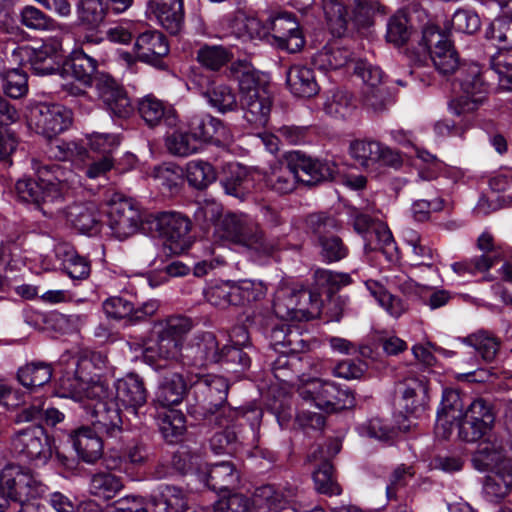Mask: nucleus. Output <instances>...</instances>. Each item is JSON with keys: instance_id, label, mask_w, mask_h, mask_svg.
<instances>
[{"instance_id": "1", "label": "nucleus", "mask_w": 512, "mask_h": 512, "mask_svg": "<svg viewBox=\"0 0 512 512\" xmlns=\"http://www.w3.org/2000/svg\"><path fill=\"white\" fill-rule=\"evenodd\" d=\"M37 179L22 178L15 184L18 198L32 204L50 219L66 220L82 233L92 232L98 225L99 214L94 203H74L64 206L72 190L80 184L79 176L70 168L57 163L32 160Z\"/></svg>"}, {"instance_id": "2", "label": "nucleus", "mask_w": 512, "mask_h": 512, "mask_svg": "<svg viewBox=\"0 0 512 512\" xmlns=\"http://www.w3.org/2000/svg\"><path fill=\"white\" fill-rule=\"evenodd\" d=\"M104 360L100 354L80 358L76 363L73 378L64 376L60 386L63 396L83 402L87 414L91 416L94 429L109 437H116L122 431L123 420L117 405L113 401H105L108 386L101 377L100 371Z\"/></svg>"}, {"instance_id": "3", "label": "nucleus", "mask_w": 512, "mask_h": 512, "mask_svg": "<svg viewBox=\"0 0 512 512\" xmlns=\"http://www.w3.org/2000/svg\"><path fill=\"white\" fill-rule=\"evenodd\" d=\"M64 70L82 86L90 87L95 80L99 98L109 113L118 118H128L133 106L124 88L108 74H96L97 61L84 51H74Z\"/></svg>"}, {"instance_id": "4", "label": "nucleus", "mask_w": 512, "mask_h": 512, "mask_svg": "<svg viewBox=\"0 0 512 512\" xmlns=\"http://www.w3.org/2000/svg\"><path fill=\"white\" fill-rule=\"evenodd\" d=\"M188 381L195 400V403L189 406V413L220 424L221 418L227 422L235 421L240 412L227 403L229 384L224 377L191 373Z\"/></svg>"}, {"instance_id": "5", "label": "nucleus", "mask_w": 512, "mask_h": 512, "mask_svg": "<svg viewBox=\"0 0 512 512\" xmlns=\"http://www.w3.org/2000/svg\"><path fill=\"white\" fill-rule=\"evenodd\" d=\"M231 74L238 81L244 119L254 128L265 127L272 107L267 84L259 72L246 62L233 63Z\"/></svg>"}, {"instance_id": "6", "label": "nucleus", "mask_w": 512, "mask_h": 512, "mask_svg": "<svg viewBox=\"0 0 512 512\" xmlns=\"http://www.w3.org/2000/svg\"><path fill=\"white\" fill-rule=\"evenodd\" d=\"M222 237L243 245L260 256H271L277 249V243L264 237L258 224L247 214L227 213L219 223Z\"/></svg>"}, {"instance_id": "7", "label": "nucleus", "mask_w": 512, "mask_h": 512, "mask_svg": "<svg viewBox=\"0 0 512 512\" xmlns=\"http://www.w3.org/2000/svg\"><path fill=\"white\" fill-rule=\"evenodd\" d=\"M0 489L11 501H36L48 492L39 474L18 465H7L0 473Z\"/></svg>"}, {"instance_id": "8", "label": "nucleus", "mask_w": 512, "mask_h": 512, "mask_svg": "<svg viewBox=\"0 0 512 512\" xmlns=\"http://www.w3.org/2000/svg\"><path fill=\"white\" fill-rule=\"evenodd\" d=\"M152 224L163 241V250L166 255H180L191 246L192 224L189 218L182 213L174 211L158 213Z\"/></svg>"}, {"instance_id": "9", "label": "nucleus", "mask_w": 512, "mask_h": 512, "mask_svg": "<svg viewBox=\"0 0 512 512\" xmlns=\"http://www.w3.org/2000/svg\"><path fill=\"white\" fill-rule=\"evenodd\" d=\"M306 223L318 238L320 255L324 262L334 263L348 256L349 249L342 239L336 235H330L331 232L340 228L336 218L326 213H313L308 215Z\"/></svg>"}, {"instance_id": "10", "label": "nucleus", "mask_w": 512, "mask_h": 512, "mask_svg": "<svg viewBox=\"0 0 512 512\" xmlns=\"http://www.w3.org/2000/svg\"><path fill=\"white\" fill-rule=\"evenodd\" d=\"M459 82L463 94L450 101L449 110L456 116H465L475 112L483 103L488 84L482 79V72L477 64H470L462 69Z\"/></svg>"}, {"instance_id": "11", "label": "nucleus", "mask_w": 512, "mask_h": 512, "mask_svg": "<svg viewBox=\"0 0 512 512\" xmlns=\"http://www.w3.org/2000/svg\"><path fill=\"white\" fill-rule=\"evenodd\" d=\"M11 445L15 453L35 466L47 464L52 456L51 439L40 425L17 431Z\"/></svg>"}, {"instance_id": "12", "label": "nucleus", "mask_w": 512, "mask_h": 512, "mask_svg": "<svg viewBox=\"0 0 512 512\" xmlns=\"http://www.w3.org/2000/svg\"><path fill=\"white\" fill-rule=\"evenodd\" d=\"M30 128L47 139L66 131L72 124V112L61 104L39 103L31 108Z\"/></svg>"}, {"instance_id": "13", "label": "nucleus", "mask_w": 512, "mask_h": 512, "mask_svg": "<svg viewBox=\"0 0 512 512\" xmlns=\"http://www.w3.org/2000/svg\"><path fill=\"white\" fill-rule=\"evenodd\" d=\"M59 47L58 42H45L39 48L22 45L13 50L12 58L21 65H29L36 75H51L60 70Z\"/></svg>"}, {"instance_id": "14", "label": "nucleus", "mask_w": 512, "mask_h": 512, "mask_svg": "<svg viewBox=\"0 0 512 512\" xmlns=\"http://www.w3.org/2000/svg\"><path fill=\"white\" fill-rule=\"evenodd\" d=\"M312 293L304 288L295 289L288 286L280 287L273 300L275 314L285 320H309L315 316Z\"/></svg>"}, {"instance_id": "15", "label": "nucleus", "mask_w": 512, "mask_h": 512, "mask_svg": "<svg viewBox=\"0 0 512 512\" xmlns=\"http://www.w3.org/2000/svg\"><path fill=\"white\" fill-rule=\"evenodd\" d=\"M422 44L428 50L435 68L441 74H451L459 66V59L448 36L435 25H427L422 32Z\"/></svg>"}, {"instance_id": "16", "label": "nucleus", "mask_w": 512, "mask_h": 512, "mask_svg": "<svg viewBox=\"0 0 512 512\" xmlns=\"http://www.w3.org/2000/svg\"><path fill=\"white\" fill-rule=\"evenodd\" d=\"M486 448L479 451V455L486 465L495 462L492 471L486 476L483 491L485 496L493 502L505 498L512 491V460L500 459L497 453L485 454Z\"/></svg>"}, {"instance_id": "17", "label": "nucleus", "mask_w": 512, "mask_h": 512, "mask_svg": "<svg viewBox=\"0 0 512 512\" xmlns=\"http://www.w3.org/2000/svg\"><path fill=\"white\" fill-rule=\"evenodd\" d=\"M222 361L219 343L211 332L195 335L183 349V367L202 368Z\"/></svg>"}, {"instance_id": "18", "label": "nucleus", "mask_w": 512, "mask_h": 512, "mask_svg": "<svg viewBox=\"0 0 512 512\" xmlns=\"http://www.w3.org/2000/svg\"><path fill=\"white\" fill-rule=\"evenodd\" d=\"M114 387L116 391L115 399H109L107 395L104 400L113 401L117 405L118 412H120V406H122L127 413L137 417L139 409L147 402V390L143 379L137 374L129 373L118 379ZM120 417L122 418V416Z\"/></svg>"}, {"instance_id": "19", "label": "nucleus", "mask_w": 512, "mask_h": 512, "mask_svg": "<svg viewBox=\"0 0 512 512\" xmlns=\"http://www.w3.org/2000/svg\"><path fill=\"white\" fill-rule=\"evenodd\" d=\"M268 36L277 46L290 53L298 52L305 44L304 37L294 15L284 12L273 16L267 22Z\"/></svg>"}, {"instance_id": "20", "label": "nucleus", "mask_w": 512, "mask_h": 512, "mask_svg": "<svg viewBox=\"0 0 512 512\" xmlns=\"http://www.w3.org/2000/svg\"><path fill=\"white\" fill-rule=\"evenodd\" d=\"M107 216L108 226L119 240L134 235L139 229L140 214L126 199H112L108 204Z\"/></svg>"}, {"instance_id": "21", "label": "nucleus", "mask_w": 512, "mask_h": 512, "mask_svg": "<svg viewBox=\"0 0 512 512\" xmlns=\"http://www.w3.org/2000/svg\"><path fill=\"white\" fill-rule=\"evenodd\" d=\"M188 128L196 143L203 142L222 146L233 140L230 129L220 119L209 114L191 117Z\"/></svg>"}, {"instance_id": "22", "label": "nucleus", "mask_w": 512, "mask_h": 512, "mask_svg": "<svg viewBox=\"0 0 512 512\" xmlns=\"http://www.w3.org/2000/svg\"><path fill=\"white\" fill-rule=\"evenodd\" d=\"M191 373L188 372L186 378L178 372L163 377L154 392L152 405L163 409H173L174 406L179 405L190 386L188 378L191 377Z\"/></svg>"}, {"instance_id": "23", "label": "nucleus", "mask_w": 512, "mask_h": 512, "mask_svg": "<svg viewBox=\"0 0 512 512\" xmlns=\"http://www.w3.org/2000/svg\"><path fill=\"white\" fill-rule=\"evenodd\" d=\"M134 53L139 61L158 67L169 53V44L160 31L147 30L136 38Z\"/></svg>"}, {"instance_id": "24", "label": "nucleus", "mask_w": 512, "mask_h": 512, "mask_svg": "<svg viewBox=\"0 0 512 512\" xmlns=\"http://www.w3.org/2000/svg\"><path fill=\"white\" fill-rule=\"evenodd\" d=\"M463 412L464 403L460 393L453 389L444 390L435 425L436 435L448 439L452 433L454 420H460Z\"/></svg>"}, {"instance_id": "25", "label": "nucleus", "mask_w": 512, "mask_h": 512, "mask_svg": "<svg viewBox=\"0 0 512 512\" xmlns=\"http://www.w3.org/2000/svg\"><path fill=\"white\" fill-rule=\"evenodd\" d=\"M265 186L278 194H288L292 192L297 182H300V174L291 162L290 154L286 161H276L272 163L263 177Z\"/></svg>"}, {"instance_id": "26", "label": "nucleus", "mask_w": 512, "mask_h": 512, "mask_svg": "<svg viewBox=\"0 0 512 512\" xmlns=\"http://www.w3.org/2000/svg\"><path fill=\"white\" fill-rule=\"evenodd\" d=\"M138 112L149 127H155L162 122L168 127H174L178 122L175 109L152 94L139 100Z\"/></svg>"}, {"instance_id": "27", "label": "nucleus", "mask_w": 512, "mask_h": 512, "mask_svg": "<svg viewBox=\"0 0 512 512\" xmlns=\"http://www.w3.org/2000/svg\"><path fill=\"white\" fill-rule=\"evenodd\" d=\"M149 9L170 34H178L184 25L183 0H149Z\"/></svg>"}, {"instance_id": "28", "label": "nucleus", "mask_w": 512, "mask_h": 512, "mask_svg": "<svg viewBox=\"0 0 512 512\" xmlns=\"http://www.w3.org/2000/svg\"><path fill=\"white\" fill-rule=\"evenodd\" d=\"M289 154L296 173L300 174V182L313 185L332 178L334 170L329 163L313 159L300 151Z\"/></svg>"}, {"instance_id": "29", "label": "nucleus", "mask_w": 512, "mask_h": 512, "mask_svg": "<svg viewBox=\"0 0 512 512\" xmlns=\"http://www.w3.org/2000/svg\"><path fill=\"white\" fill-rule=\"evenodd\" d=\"M299 396L307 404L320 410L330 412L336 384L331 381L312 378L303 382L298 387Z\"/></svg>"}, {"instance_id": "30", "label": "nucleus", "mask_w": 512, "mask_h": 512, "mask_svg": "<svg viewBox=\"0 0 512 512\" xmlns=\"http://www.w3.org/2000/svg\"><path fill=\"white\" fill-rule=\"evenodd\" d=\"M296 495L293 488L280 491L272 485L257 488L253 494L252 512H280Z\"/></svg>"}, {"instance_id": "31", "label": "nucleus", "mask_w": 512, "mask_h": 512, "mask_svg": "<svg viewBox=\"0 0 512 512\" xmlns=\"http://www.w3.org/2000/svg\"><path fill=\"white\" fill-rule=\"evenodd\" d=\"M70 441L78 457L86 463H94L103 454V442L90 427H80L70 434Z\"/></svg>"}, {"instance_id": "32", "label": "nucleus", "mask_w": 512, "mask_h": 512, "mask_svg": "<svg viewBox=\"0 0 512 512\" xmlns=\"http://www.w3.org/2000/svg\"><path fill=\"white\" fill-rule=\"evenodd\" d=\"M55 256L61 262L63 271L72 280H84L89 277L91 272L90 261L81 256L70 244H57Z\"/></svg>"}, {"instance_id": "33", "label": "nucleus", "mask_w": 512, "mask_h": 512, "mask_svg": "<svg viewBox=\"0 0 512 512\" xmlns=\"http://www.w3.org/2000/svg\"><path fill=\"white\" fill-rule=\"evenodd\" d=\"M496 264H498L497 255L480 254L454 262L451 264V269L460 278L469 280L482 275V280L493 281L494 277L489 271Z\"/></svg>"}, {"instance_id": "34", "label": "nucleus", "mask_w": 512, "mask_h": 512, "mask_svg": "<svg viewBox=\"0 0 512 512\" xmlns=\"http://www.w3.org/2000/svg\"><path fill=\"white\" fill-rule=\"evenodd\" d=\"M151 503L158 512H185L188 498L178 486L161 484L151 495Z\"/></svg>"}, {"instance_id": "35", "label": "nucleus", "mask_w": 512, "mask_h": 512, "mask_svg": "<svg viewBox=\"0 0 512 512\" xmlns=\"http://www.w3.org/2000/svg\"><path fill=\"white\" fill-rule=\"evenodd\" d=\"M239 472L231 461L209 464L206 471V485L220 493L234 489L239 482Z\"/></svg>"}, {"instance_id": "36", "label": "nucleus", "mask_w": 512, "mask_h": 512, "mask_svg": "<svg viewBox=\"0 0 512 512\" xmlns=\"http://www.w3.org/2000/svg\"><path fill=\"white\" fill-rule=\"evenodd\" d=\"M402 399L409 414L424 411L428 401V381L425 377L408 378L403 384Z\"/></svg>"}, {"instance_id": "37", "label": "nucleus", "mask_w": 512, "mask_h": 512, "mask_svg": "<svg viewBox=\"0 0 512 512\" xmlns=\"http://www.w3.org/2000/svg\"><path fill=\"white\" fill-rule=\"evenodd\" d=\"M287 84L290 91L298 97H312L319 91L314 71L304 65L296 64L287 73Z\"/></svg>"}, {"instance_id": "38", "label": "nucleus", "mask_w": 512, "mask_h": 512, "mask_svg": "<svg viewBox=\"0 0 512 512\" xmlns=\"http://www.w3.org/2000/svg\"><path fill=\"white\" fill-rule=\"evenodd\" d=\"M53 376L51 363L32 361L21 366L17 371V379L26 388L34 389L49 383Z\"/></svg>"}, {"instance_id": "39", "label": "nucleus", "mask_w": 512, "mask_h": 512, "mask_svg": "<svg viewBox=\"0 0 512 512\" xmlns=\"http://www.w3.org/2000/svg\"><path fill=\"white\" fill-rule=\"evenodd\" d=\"M156 341L153 345L145 348V353H155L160 360H164L168 365H181L183 359V343L165 336L154 330Z\"/></svg>"}, {"instance_id": "40", "label": "nucleus", "mask_w": 512, "mask_h": 512, "mask_svg": "<svg viewBox=\"0 0 512 512\" xmlns=\"http://www.w3.org/2000/svg\"><path fill=\"white\" fill-rule=\"evenodd\" d=\"M351 52L337 42L325 45L313 57L314 65L323 71L336 70L344 67L351 59Z\"/></svg>"}, {"instance_id": "41", "label": "nucleus", "mask_w": 512, "mask_h": 512, "mask_svg": "<svg viewBox=\"0 0 512 512\" xmlns=\"http://www.w3.org/2000/svg\"><path fill=\"white\" fill-rule=\"evenodd\" d=\"M232 33L243 40L262 39L268 36L267 23L263 24L257 17L237 12L231 22Z\"/></svg>"}, {"instance_id": "42", "label": "nucleus", "mask_w": 512, "mask_h": 512, "mask_svg": "<svg viewBox=\"0 0 512 512\" xmlns=\"http://www.w3.org/2000/svg\"><path fill=\"white\" fill-rule=\"evenodd\" d=\"M76 13L80 25L88 30H95L106 17L107 5L103 0H79Z\"/></svg>"}, {"instance_id": "43", "label": "nucleus", "mask_w": 512, "mask_h": 512, "mask_svg": "<svg viewBox=\"0 0 512 512\" xmlns=\"http://www.w3.org/2000/svg\"><path fill=\"white\" fill-rule=\"evenodd\" d=\"M365 286L379 305L392 317L399 318L407 311V303L389 293L381 283L375 280H367Z\"/></svg>"}, {"instance_id": "44", "label": "nucleus", "mask_w": 512, "mask_h": 512, "mask_svg": "<svg viewBox=\"0 0 512 512\" xmlns=\"http://www.w3.org/2000/svg\"><path fill=\"white\" fill-rule=\"evenodd\" d=\"M462 343L474 348L484 361L490 362L495 359L499 352L501 341L491 332L479 330L462 339Z\"/></svg>"}, {"instance_id": "45", "label": "nucleus", "mask_w": 512, "mask_h": 512, "mask_svg": "<svg viewBox=\"0 0 512 512\" xmlns=\"http://www.w3.org/2000/svg\"><path fill=\"white\" fill-rule=\"evenodd\" d=\"M123 487V481L119 476L111 472H98L90 479L89 491L98 498L109 500L114 498Z\"/></svg>"}, {"instance_id": "46", "label": "nucleus", "mask_w": 512, "mask_h": 512, "mask_svg": "<svg viewBox=\"0 0 512 512\" xmlns=\"http://www.w3.org/2000/svg\"><path fill=\"white\" fill-rule=\"evenodd\" d=\"M322 6L331 33L338 37L344 35L350 23L345 5L339 0H323Z\"/></svg>"}, {"instance_id": "47", "label": "nucleus", "mask_w": 512, "mask_h": 512, "mask_svg": "<svg viewBox=\"0 0 512 512\" xmlns=\"http://www.w3.org/2000/svg\"><path fill=\"white\" fill-rule=\"evenodd\" d=\"M185 175L188 183L199 190L208 187L217 178L214 167L200 159L191 160L186 164Z\"/></svg>"}, {"instance_id": "48", "label": "nucleus", "mask_w": 512, "mask_h": 512, "mask_svg": "<svg viewBox=\"0 0 512 512\" xmlns=\"http://www.w3.org/2000/svg\"><path fill=\"white\" fill-rule=\"evenodd\" d=\"M381 143L368 140H354L349 146V153L362 167L376 169L379 162Z\"/></svg>"}, {"instance_id": "49", "label": "nucleus", "mask_w": 512, "mask_h": 512, "mask_svg": "<svg viewBox=\"0 0 512 512\" xmlns=\"http://www.w3.org/2000/svg\"><path fill=\"white\" fill-rule=\"evenodd\" d=\"M224 177L221 180L226 194L240 198L244 195L248 171L239 163H228L224 168Z\"/></svg>"}, {"instance_id": "50", "label": "nucleus", "mask_w": 512, "mask_h": 512, "mask_svg": "<svg viewBox=\"0 0 512 512\" xmlns=\"http://www.w3.org/2000/svg\"><path fill=\"white\" fill-rule=\"evenodd\" d=\"M47 153L50 158L70 161L77 166L84 164L88 157L86 148L74 141L52 143L49 145Z\"/></svg>"}, {"instance_id": "51", "label": "nucleus", "mask_w": 512, "mask_h": 512, "mask_svg": "<svg viewBox=\"0 0 512 512\" xmlns=\"http://www.w3.org/2000/svg\"><path fill=\"white\" fill-rule=\"evenodd\" d=\"M193 328L190 318L183 315H172L154 323L153 329L183 343L186 335Z\"/></svg>"}, {"instance_id": "52", "label": "nucleus", "mask_w": 512, "mask_h": 512, "mask_svg": "<svg viewBox=\"0 0 512 512\" xmlns=\"http://www.w3.org/2000/svg\"><path fill=\"white\" fill-rule=\"evenodd\" d=\"M206 97L210 106L219 113L232 112L238 108L236 93L226 84H215L206 92Z\"/></svg>"}, {"instance_id": "53", "label": "nucleus", "mask_w": 512, "mask_h": 512, "mask_svg": "<svg viewBox=\"0 0 512 512\" xmlns=\"http://www.w3.org/2000/svg\"><path fill=\"white\" fill-rule=\"evenodd\" d=\"M157 423L161 434L169 442H174L185 431V417L179 410L165 409L158 413Z\"/></svg>"}, {"instance_id": "54", "label": "nucleus", "mask_w": 512, "mask_h": 512, "mask_svg": "<svg viewBox=\"0 0 512 512\" xmlns=\"http://www.w3.org/2000/svg\"><path fill=\"white\" fill-rule=\"evenodd\" d=\"M221 421V424L219 422H215V424L222 427L223 430L214 433L210 439V447L215 454H232L237 447L234 421L227 422L224 418H221Z\"/></svg>"}, {"instance_id": "55", "label": "nucleus", "mask_w": 512, "mask_h": 512, "mask_svg": "<svg viewBox=\"0 0 512 512\" xmlns=\"http://www.w3.org/2000/svg\"><path fill=\"white\" fill-rule=\"evenodd\" d=\"M300 370L301 358L295 352H282L272 363L274 377L283 383H292L294 375Z\"/></svg>"}, {"instance_id": "56", "label": "nucleus", "mask_w": 512, "mask_h": 512, "mask_svg": "<svg viewBox=\"0 0 512 512\" xmlns=\"http://www.w3.org/2000/svg\"><path fill=\"white\" fill-rule=\"evenodd\" d=\"M165 147L167 151L178 157H187L198 151L196 142L193 140L190 130H174L165 136Z\"/></svg>"}, {"instance_id": "57", "label": "nucleus", "mask_w": 512, "mask_h": 512, "mask_svg": "<svg viewBox=\"0 0 512 512\" xmlns=\"http://www.w3.org/2000/svg\"><path fill=\"white\" fill-rule=\"evenodd\" d=\"M234 282H226L210 286L205 290L206 300L213 306L225 309L231 305L238 306L239 298Z\"/></svg>"}, {"instance_id": "58", "label": "nucleus", "mask_w": 512, "mask_h": 512, "mask_svg": "<svg viewBox=\"0 0 512 512\" xmlns=\"http://www.w3.org/2000/svg\"><path fill=\"white\" fill-rule=\"evenodd\" d=\"M196 58L203 67L217 71L231 60L232 54L223 46L205 45L198 50Z\"/></svg>"}, {"instance_id": "59", "label": "nucleus", "mask_w": 512, "mask_h": 512, "mask_svg": "<svg viewBox=\"0 0 512 512\" xmlns=\"http://www.w3.org/2000/svg\"><path fill=\"white\" fill-rule=\"evenodd\" d=\"M502 47L490 58L491 69L498 74L502 87L512 90V49Z\"/></svg>"}, {"instance_id": "60", "label": "nucleus", "mask_w": 512, "mask_h": 512, "mask_svg": "<svg viewBox=\"0 0 512 512\" xmlns=\"http://www.w3.org/2000/svg\"><path fill=\"white\" fill-rule=\"evenodd\" d=\"M417 160L421 163H416L418 169V176L415 180L416 183H427L426 187L432 190V185L429 183L436 179L441 170V161L433 154L426 150L417 149Z\"/></svg>"}, {"instance_id": "61", "label": "nucleus", "mask_w": 512, "mask_h": 512, "mask_svg": "<svg viewBox=\"0 0 512 512\" xmlns=\"http://www.w3.org/2000/svg\"><path fill=\"white\" fill-rule=\"evenodd\" d=\"M383 6L376 0H355L350 23L355 27H368L372 25L377 13H384Z\"/></svg>"}, {"instance_id": "62", "label": "nucleus", "mask_w": 512, "mask_h": 512, "mask_svg": "<svg viewBox=\"0 0 512 512\" xmlns=\"http://www.w3.org/2000/svg\"><path fill=\"white\" fill-rule=\"evenodd\" d=\"M371 236H374L376 243L373 245L370 242L366 247H369L371 250H380L388 261H394L398 258L395 240L387 226L382 224L374 226Z\"/></svg>"}, {"instance_id": "63", "label": "nucleus", "mask_w": 512, "mask_h": 512, "mask_svg": "<svg viewBox=\"0 0 512 512\" xmlns=\"http://www.w3.org/2000/svg\"><path fill=\"white\" fill-rule=\"evenodd\" d=\"M313 479L318 492L327 495H339L341 488L333 476V466L324 461L314 472Z\"/></svg>"}, {"instance_id": "64", "label": "nucleus", "mask_w": 512, "mask_h": 512, "mask_svg": "<svg viewBox=\"0 0 512 512\" xmlns=\"http://www.w3.org/2000/svg\"><path fill=\"white\" fill-rule=\"evenodd\" d=\"M102 308L108 318L115 320L127 319L133 323L134 304L126 298L110 297L103 302Z\"/></svg>"}]
</instances>
